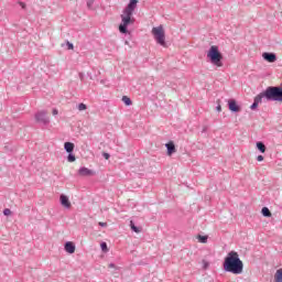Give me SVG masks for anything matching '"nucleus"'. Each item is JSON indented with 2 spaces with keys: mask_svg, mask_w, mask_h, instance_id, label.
<instances>
[{
  "mask_svg": "<svg viewBox=\"0 0 282 282\" xmlns=\"http://www.w3.org/2000/svg\"><path fill=\"white\" fill-rule=\"evenodd\" d=\"M224 272H230L231 274H242L243 272V261L239 258L237 251H230L224 262H223Z\"/></svg>",
  "mask_w": 282,
  "mask_h": 282,
  "instance_id": "2",
  "label": "nucleus"
},
{
  "mask_svg": "<svg viewBox=\"0 0 282 282\" xmlns=\"http://www.w3.org/2000/svg\"><path fill=\"white\" fill-rule=\"evenodd\" d=\"M3 215H4V217H9V215H12V210H10V208H6L3 210Z\"/></svg>",
  "mask_w": 282,
  "mask_h": 282,
  "instance_id": "25",
  "label": "nucleus"
},
{
  "mask_svg": "<svg viewBox=\"0 0 282 282\" xmlns=\"http://www.w3.org/2000/svg\"><path fill=\"white\" fill-rule=\"evenodd\" d=\"M256 148L258 149V151H260V153H265L267 151L265 143H263V141H258L256 143Z\"/></svg>",
  "mask_w": 282,
  "mask_h": 282,
  "instance_id": "15",
  "label": "nucleus"
},
{
  "mask_svg": "<svg viewBox=\"0 0 282 282\" xmlns=\"http://www.w3.org/2000/svg\"><path fill=\"white\" fill-rule=\"evenodd\" d=\"M207 58H209L210 63L213 65H216L217 67H221V59L224 58V55H221V52H219V47L216 45L210 46L209 51L207 52Z\"/></svg>",
  "mask_w": 282,
  "mask_h": 282,
  "instance_id": "4",
  "label": "nucleus"
},
{
  "mask_svg": "<svg viewBox=\"0 0 282 282\" xmlns=\"http://www.w3.org/2000/svg\"><path fill=\"white\" fill-rule=\"evenodd\" d=\"M79 79H80V80H85V74L79 73Z\"/></svg>",
  "mask_w": 282,
  "mask_h": 282,
  "instance_id": "30",
  "label": "nucleus"
},
{
  "mask_svg": "<svg viewBox=\"0 0 282 282\" xmlns=\"http://www.w3.org/2000/svg\"><path fill=\"white\" fill-rule=\"evenodd\" d=\"M138 8V0H130L127 7L123 9V14H121V23L119 25V32L121 34H130L129 25L135 23V18H133V12Z\"/></svg>",
  "mask_w": 282,
  "mask_h": 282,
  "instance_id": "1",
  "label": "nucleus"
},
{
  "mask_svg": "<svg viewBox=\"0 0 282 282\" xmlns=\"http://www.w3.org/2000/svg\"><path fill=\"white\" fill-rule=\"evenodd\" d=\"M102 156L105 158V160H109V158H111V155L107 152H104Z\"/></svg>",
  "mask_w": 282,
  "mask_h": 282,
  "instance_id": "28",
  "label": "nucleus"
},
{
  "mask_svg": "<svg viewBox=\"0 0 282 282\" xmlns=\"http://www.w3.org/2000/svg\"><path fill=\"white\" fill-rule=\"evenodd\" d=\"M206 131H208V127L205 126L202 130V133H206Z\"/></svg>",
  "mask_w": 282,
  "mask_h": 282,
  "instance_id": "32",
  "label": "nucleus"
},
{
  "mask_svg": "<svg viewBox=\"0 0 282 282\" xmlns=\"http://www.w3.org/2000/svg\"><path fill=\"white\" fill-rule=\"evenodd\" d=\"M59 202L64 208H67V209L72 208V203L69 202V197H67V195L62 194L59 196Z\"/></svg>",
  "mask_w": 282,
  "mask_h": 282,
  "instance_id": "10",
  "label": "nucleus"
},
{
  "mask_svg": "<svg viewBox=\"0 0 282 282\" xmlns=\"http://www.w3.org/2000/svg\"><path fill=\"white\" fill-rule=\"evenodd\" d=\"M262 98L267 102H281L282 104V87L281 86H269L262 93Z\"/></svg>",
  "mask_w": 282,
  "mask_h": 282,
  "instance_id": "3",
  "label": "nucleus"
},
{
  "mask_svg": "<svg viewBox=\"0 0 282 282\" xmlns=\"http://www.w3.org/2000/svg\"><path fill=\"white\" fill-rule=\"evenodd\" d=\"M20 4L22 6L23 9H25V3L21 2Z\"/></svg>",
  "mask_w": 282,
  "mask_h": 282,
  "instance_id": "36",
  "label": "nucleus"
},
{
  "mask_svg": "<svg viewBox=\"0 0 282 282\" xmlns=\"http://www.w3.org/2000/svg\"><path fill=\"white\" fill-rule=\"evenodd\" d=\"M274 281H275V282H282V269H279V270L275 272Z\"/></svg>",
  "mask_w": 282,
  "mask_h": 282,
  "instance_id": "19",
  "label": "nucleus"
},
{
  "mask_svg": "<svg viewBox=\"0 0 282 282\" xmlns=\"http://www.w3.org/2000/svg\"><path fill=\"white\" fill-rule=\"evenodd\" d=\"M67 162H76V155L74 152H68Z\"/></svg>",
  "mask_w": 282,
  "mask_h": 282,
  "instance_id": "20",
  "label": "nucleus"
},
{
  "mask_svg": "<svg viewBox=\"0 0 282 282\" xmlns=\"http://www.w3.org/2000/svg\"><path fill=\"white\" fill-rule=\"evenodd\" d=\"M76 148V145L73 142H65L64 143V151H66V153H74V149Z\"/></svg>",
  "mask_w": 282,
  "mask_h": 282,
  "instance_id": "14",
  "label": "nucleus"
},
{
  "mask_svg": "<svg viewBox=\"0 0 282 282\" xmlns=\"http://www.w3.org/2000/svg\"><path fill=\"white\" fill-rule=\"evenodd\" d=\"M261 214L263 217H272V212H270V208L268 207H262Z\"/></svg>",
  "mask_w": 282,
  "mask_h": 282,
  "instance_id": "17",
  "label": "nucleus"
},
{
  "mask_svg": "<svg viewBox=\"0 0 282 282\" xmlns=\"http://www.w3.org/2000/svg\"><path fill=\"white\" fill-rule=\"evenodd\" d=\"M99 226H100L101 228H107V223H99Z\"/></svg>",
  "mask_w": 282,
  "mask_h": 282,
  "instance_id": "31",
  "label": "nucleus"
},
{
  "mask_svg": "<svg viewBox=\"0 0 282 282\" xmlns=\"http://www.w3.org/2000/svg\"><path fill=\"white\" fill-rule=\"evenodd\" d=\"M78 175H80V177H91V175H94V171L87 167H80L78 170Z\"/></svg>",
  "mask_w": 282,
  "mask_h": 282,
  "instance_id": "12",
  "label": "nucleus"
},
{
  "mask_svg": "<svg viewBox=\"0 0 282 282\" xmlns=\"http://www.w3.org/2000/svg\"><path fill=\"white\" fill-rule=\"evenodd\" d=\"M202 263H203V270H208V268H210L209 261L203 260Z\"/></svg>",
  "mask_w": 282,
  "mask_h": 282,
  "instance_id": "23",
  "label": "nucleus"
},
{
  "mask_svg": "<svg viewBox=\"0 0 282 282\" xmlns=\"http://www.w3.org/2000/svg\"><path fill=\"white\" fill-rule=\"evenodd\" d=\"M34 118L37 124H43V127H47V124H50V118L47 117V111L45 110L37 111Z\"/></svg>",
  "mask_w": 282,
  "mask_h": 282,
  "instance_id": "6",
  "label": "nucleus"
},
{
  "mask_svg": "<svg viewBox=\"0 0 282 282\" xmlns=\"http://www.w3.org/2000/svg\"><path fill=\"white\" fill-rule=\"evenodd\" d=\"M100 248H101L102 252H109V248L107 247V242H101Z\"/></svg>",
  "mask_w": 282,
  "mask_h": 282,
  "instance_id": "22",
  "label": "nucleus"
},
{
  "mask_svg": "<svg viewBox=\"0 0 282 282\" xmlns=\"http://www.w3.org/2000/svg\"><path fill=\"white\" fill-rule=\"evenodd\" d=\"M228 109L231 111V113H239L241 111V106L237 104V100L235 99H228Z\"/></svg>",
  "mask_w": 282,
  "mask_h": 282,
  "instance_id": "7",
  "label": "nucleus"
},
{
  "mask_svg": "<svg viewBox=\"0 0 282 282\" xmlns=\"http://www.w3.org/2000/svg\"><path fill=\"white\" fill-rule=\"evenodd\" d=\"M165 149L167 150L166 151L167 155H173V153L177 151V149H175V143L173 141H169L165 144Z\"/></svg>",
  "mask_w": 282,
  "mask_h": 282,
  "instance_id": "13",
  "label": "nucleus"
},
{
  "mask_svg": "<svg viewBox=\"0 0 282 282\" xmlns=\"http://www.w3.org/2000/svg\"><path fill=\"white\" fill-rule=\"evenodd\" d=\"M108 268H116V264H115V263H110V264L108 265Z\"/></svg>",
  "mask_w": 282,
  "mask_h": 282,
  "instance_id": "35",
  "label": "nucleus"
},
{
  "mask_svg": "<svg viewBox=\"0 0 282 282\" xmlns=\"http://www.w3.org/2000/svg\"><path fill=\"white\" fill-rule=\"evenodd\" d=\"M262 58L264 61H267V63H276V54L275 53L264 52L262 54Z\"/></svg>",
  "mask_w": 282,
  "mask_h": 282,
  "instance_id": "9",
  "label": "nucleus"
},
{
  "mask_svg": "<svg viewBox=\"0 0 282 282\" xmlns=\"http://www.w3.org/2000/svg\"><path fill=\"white\" fill-rule=\"evenodd\" d=\"M216 111H221V105H218V106L216 107Z\"/></svg>",
  "mask_w": 282,
  "mask_h": 282,
  "instance_id": "34",
  "label": "nucleus"
},
{
  "mask_svg": "<svg viewBox=\"0 0 282 282\" xmlns=\"http://www.w3.org/2000/svg\"><path fill=\"white\" fill-rule=\"evenodd\" d=\"M67 50H74V44L69 41H66Z\"/></svg>",
  "mask_w": 282,
  "mask_h": 282,
  "instance_id": "27",
  "label": "nucleus"
},
{
  "mask_svg": "<svg viewBox=\"0 0 282 282\" xmlns=\"http://www.w3.org/2000/svg\"><path fill=\"white\" fill-rule=\"evenodd\" d=\"M263 95L260 93V94H258L256 97H254V99H253V102H252V105L250 106V109H251V111H254V110H257V109H259V104H261V102H263Z\"/></svg>",
  "mask_w": 282,
  "mask_h": 282,
  "instance_id": "8",
  "label": "nucleus"
},
{
  "mask_svg": "<svg viewBox=\"0 0 282 282\" xmlns=\"http://www.w3.org/2000/svg\"><path fill=\"white\" fill-rule=\"evenodd\" d=\"M93 6H94V0H88V1H87V8H88V10H91Z\"/></svg>",
  "mask_w": 282,
  "mask_h": 282,
  "instance_id": "26",
  "label": "nucleus"
},
{
  "mask_svg": "<svg viewBox=\"0 0 282 282\" xmlns=\"http://www.w3.org/2000/svg\"><path fill=\"white\" fill-rule=\"evenodd\" d=\"M129 44V42L128 41H126V45H128Z\"/></svg>",
  "mask_w": 282,
  "mask_h": 282,
  "instance_id": "37",
  "label": "nucleus"
},
{
  "mask_svg": "<svg viewBox=\"0 0 282 282\" xmlns=\"http://www.w3.org/2000/svg\"><path fill=\"white\" fill-rule=\"evenodd\" d=\"M257 161H258V162H263V155H258V156H257Z\"/></svg>",
  "mask_w": 282,
  "mask_h": 282,
  "instance_id": "29",
  "label": "nucleus"
},
{
  "mask_svg": "<svg viewBox=\"0 0 282 282\" xmlns=\"http://www.w3.org/2000/svg\"><path fill=\"white\" fill-rule=\"evenodd\" d=\"M121 100L126 105V107H131V105H133V101L131 100V98L127 96H123Z\"/></svg>",
  "mask_w": 282,
  "mask_h": 282,
  "instance_id": "18",
  "label": "nucleus"
},
{
  "mask_svg": "<svg viewBox=\"0 0 282 282\" xmlns=\"http://www.w3.org/2000/svg\"><path fill=\"white\" fill-rule=\"evenodd\" d=\"M64 249L66 252H68V254H74L76 252V245H74L72 241H67L64 245Z\"/></svg>",
  "mask_w": 282,
  "mask_h": 282,
  "instance_id": "11",
  "label": "nucleus"
},
{
  "mask_svg": "<svg viewBox=\"0 0 282 282\" xmlns=\"http://www.w3.org/2000/svg\"><path fill=\"white\" fill-rule=\"evenodd\" d=\"M152 34L159 45L166 47V34L164 32V26L159 25L152 29Z\"/></svg>",
  "mask_w": 282,
  "mask_h": 282,
  "instance_id": "5",
  "label": "nucleus"
},
{
  "mask_svg": "<svg viewBox=\"0 0 282 282\" xmlns=\"http://www.w3.org/2000/svg\"><path fill=\"white\" fill-rule=\"evenodd\" d=\"M199 243H208V236H198L197 237Z\"/></svg>",
  "mask_w": 282,
  "mask_h": 282,
  "instance_id": "21",
  "label": "nucleus"
},
{
  "mask_svg": "<svg viewBox=\"0 0 282 282\" xmlns=\"http://www.w3.org/2000/svg\"><path fill=\"white\" fill-rule=\"evenodd\" d=\"M77 109H78V111H85L86 109H87V105H85V104H79L78 106H77Z\"/></svg>",
  "mask_w": 282,
  "mask_h": 282,
  "instance_id": "24",
  "label": "nucleus"
},
{
  "mask_svg": "<svg viewBox=\"0 0 282 282\" xmlns=\"http://www.w3.org/2000/svg\"><path fill=\"white\" fill-rule=\"evenodd\" d=\"M53 116H58V110L53 109Z\"/></svg>",
  "mask_w": 282,
  "mask_h": 282,
  "instance_id": "33",
  "label": "nucleus"
},
{
  "mask_svg": "<svg viewBox=\"0 0 282 282\" xmlns=\"http://www.w3.org/2000/svg\"><path fill=\"white\" fill-rule=\"evenodd\" d=\"M130 228L132 232H142V228L135 226V223H133V220L130 221Z\"/></svg>",
  "mask_w": 282,
  "mask_h": 282,
  "instance_id": "16",
  "label": "nucleus"
}]
</instances>
